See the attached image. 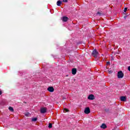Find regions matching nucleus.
Segmentation results:
<instances>
[{"mask_svg": "<svg viewBox=\"0 0 130 130\" xmlns=\"http://www.w3.org/2000/svg\"><path fill=\"white\" fill-rule=\"evenodd\" d=\"M31 120L32 121H36L37 120V118H32Z\"/></svg>", "mask_w": 130, "mask_h": 130, "instance_id": "obj_15", "label": "nucleus"}, {"mask_svg": "<svg viewBox=\"0 0 130 130\" xmlns=\"http://www.w3.org/2000/svg\"><path fill=\"white\" fill-rule=\"evenodd\" d=\"M25 116L29 117L30 116V114H29V112H26V113H25Z\"/></svg>", "mask_w": 130, "mask_h": 130, "instance_id": "obj_13", "label": "nucleus"}, {"mask_svg": "<svg viewBox=\"0 0 130 130\" xmlns=\"http://www.w3.org/2000/svg\"><path fill=\"white\" fill-rule=\"evenodd\" d=\"M97 15H99L100 16H101V15H102V13H101L100 12H98L97 13Z\"/></svg>", "mask_w": 130, "mask_h": 130, "instance_id": "obj_17", "label": "nucleus"}, {"mask_svg": "<svg viewBox=\"0 0 130 130\" xmlns=\"http://www.w3.org/2000/svg\"><path fill=\"white\" fill-rule=\"evenodd\" d=\"M64 112H69V110L68 109H64Z\"/></svg>", "mask_w": 130, "mask_h": 130, "instance_id": "obj_16", "label": "nucleus"}, {"mask_svg": "<svg viewBox=\"0 0 130 130\" xmlns=\"http://www.w3.org/2000/svg\"><path fill=\"white\" fill-rule=\"evenodd\" d=\"M88 99L89 100H94L95 99V97L94 96V95L90 94L88 97Z\"/></svg>", "mask_w": 130, "mask_h": 130, "instance_id": "obj_5", "label": "nucleus"}, {"mask_svg": "<svg viewBox=\"0 0 130 130\" xmlns=\"http://www.w3.org/2000/svg\"><path fill=\"white\" fill-rule=\"evenodd\" d=\"M68 20H69V18H68V17L63 16L62 18V21H63V22H67Z\"/></svg>", "mask_w": 130, "mask_h": 130, "instance_id": "obj_7", "label": "nucleus"}, {"mask_svg": "<svg viewBox=\"0 0 130 130\" xmlns=\"http://www.w3.org/2000/svg\"><path fill=\"white\" fill-rule=\"evenodd\" d=\"M128 71H129L130 72V66H129V67H128Z\"/></svg>", "mask_w": 130, "mask_h": 130, "instance_id": "obj_21", "label": "nucleus"}, {"mask_svg": "<svg viewBox=\"0 0 130 130\" xmlns=\"http://www.w3.org/2000/svg\"><path fill=\"white\" fill-rule=\"evenodd\" d=\"M127 11V8H125L124 9V12H126Z\"/></svg>", "mask_w": 130, "mask_h": 130, "instance_id": "obj_18", "label": "nucleus"}, {"mask_svg": "<svg viewBox=\"0 0 130 130\" xmlns=\"http://www.w3.org/2000/svg\"><path fill=\"white\" fill-rule=\"evenodd\" d=\"M47 111V109L45 107L41 109V113H45Z\"/></svg>", "mask_w": 130, "mask_h": 130, "instance_id": "obj_4", "label": "nucleus"}, {"mask_svg": "<svg viewBox=\"0 0 130 130\" xmlns=\"http://www.w3.org/2000/svg\"><path fill=\"white\" fill-rule=\"evenodd\" d=\"M72 75H76L77 74V69L76 68H73L72 70Z\"/></svg>", "mask_w": 130, "mask_h": 130, "instance_id": "obj_8", "label": "nucleus"}, {"mask_svg": "<svg viewBox=\"0 0 130 130\" xmlns=\"http://www.w3.org/2000/svg\"><path fill=\"white\" fill-rule=\"evenodd\" d=\"M48 127L49 128H51V127H52V124H51V123H49Z\"/></svg>", "mask_w": 130, "mask_h": 130, "instance_id": "obj_14", "label": "nucleus"}, {"mask_svg": "<svg viewBox=\"0 0 130 130\" xmlns=\"http://www.w3.org/2000/svg\"><path fill=\"white\" fill-rule=\"evenodd\" d=\"M0 95H2V91H0Z\"/></svg>", "mask_w": 130, "mask_h": 130, "instance_id": "obj_22", "label": "nucleus"}, {"mask_svg": "<svg viewBox=\"0 0 130 130\" xmlns=\"http://www.w3.org/2000/svg\"><path fill=\"white\" fill-rule=\"evenodd\" d=\"M92 54L93 56H94V57H97L99 54V52H98V51L95 49L92 51Z\"/></svg>", "mask_w": 130, "mask_h": 130, "instance_id": "obj_1", "label": "nucleus"}, {"mask_svg": "<svg viewBox=\"0 0 130 130\" xmlns=\"http://www.w3.org/2000/svg\"><path fill=\"white\" fill-rule=\"evenodd\" d=\"M101 127L102 128H106V127H107L106 124H103L101 125Z\"/></svg>", "mask_w": 130, "mask_h": 130, "instance_id": "obj_11", "label": "nucleus"}, {"mask_svg": "<svg viewBox=\"0 0 130 130\" xmlns=\"http://www.w3.org/2000/svg\"><path fill=\"white\" fill-rule=\"evenodd\" d=\"M107 64H110V62H109V61L107 62Z\"/></svg>", "mask_w": 130, "mask_h": 130, "instance_id": "obj_20", "label": "nucleus"}, {"mask_svg": "<svg viewBox=\"0 0 130 130\" xmlns=\"http://www.w3.org/2000/svg\"><path fill=\"white\" fill-rule=\"evenodd\" d=\"M90 112V108L89 107H87L85 109L84 113H85V114H89Z\"/></svg>", "mask_w": 130, "mask_h": 130, "instance_id": "obj_3", "label": "nucleus"}, {"mask_svg": "<svg viewBox=\"0 0 130 130\" xmlns=\"http://www.w3.org/2000/svg\"><path fill=\"white\" fill-rule=\"evenodd\" d=\"M61 5V1L60 0H59L57 2V6L58 7H60V5Z\"/></svg>", "mask_w": 130, "mask_h": 130, "instance_id": "obj_9", "label": "nucleus"}, {"mask_svg": "<svg viewBox=\"0 0 130 130\" xmlns=\"http://www.w3.org/2000/svg\"><path fill=\"white\" fill-rule=\"evenodd\" d=\"M120 100L121 101H125V100H126V98H125V96H121Z\"/></svg>", "mask_w": 130, "mask_h": 130, "instance_id": "obj_10", "label": "nucleus"}, {"mask_svg": "<svg viewBox=\"0 0 130 130\" xmlns=\"http://www.w3.org/2000/svg\"><path fill=\"white\" fill-rule=\"evenodd\" d=\"M9 110H10V111H11L12 112H13V111H14V108H13V107H10L9 108Z\"/></svg>", "mask_w": 130, "mask_h": 130, "instance_id": "obj_12", "label": "nucleus"}, {"mask_svg": "<svg viewBox=\"0 0 130 130\" xmlns=\"http://www.w3.org/2000/svg\"><path fill=\"white\" fill-rule=\"evenodd\" d=\"M123 76L124 74L122 73V71H119V72H118L117 76L118 79H122L123 78Z\"/></svg>", "mask_w": 130, "mask_h": 130, "instance_id": "obj_2", "label": "nucleus"}, {"mask_svg": "<svg viewBox=\"0 0 130 130\" xmlns=\"http://www.w3.org/2000/svg\"><path fill=\"white\" fill-rule=\"evenodd\" d=\"M47 90L49 91V92L52 93V92H54V88H53V87H49L47 88Z\"/></svg>", "mask_w": 130, "mask_h": 130, "instance_id": "obj_6", "label": "nucleus"}, {"mask_svg": "<svg viewBox=\"0 0 130 130\" xmlns=\"http://www.w3.org/2000/svg\"><path fill=\"white\" fill-rule=\"evenodd\" d=\"M63 3H68V0H63Z\"/></svg>", "mask_w": 130, "mask_h": 130, "instance_id": "obj_19", "label": "nucleus"}]
</instances>
